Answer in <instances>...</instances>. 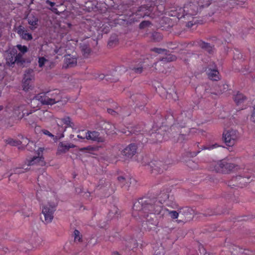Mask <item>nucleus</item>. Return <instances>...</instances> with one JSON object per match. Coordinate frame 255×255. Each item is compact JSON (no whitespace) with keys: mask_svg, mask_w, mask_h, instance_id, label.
Wrapping results in <instances>:
<instances>
[{"mask_svg":"<svg viewBox=\"0 0 255 255\" xmlns=\"http://www.w3.org/2000/svg\"><path fill=\"white\" fill-rule=\"evenodd\" d=\"M181 212V209L170 210L158 204H151L147 199H140L133 204L132 216L135 221L142 222L155 221L156 218L169 217L173 220L178 218Z\"/></svg>","mask_w":255,"mask_h":255,"instance_id":"1","label":"nucleus"},{"mask_svg":"<svg viewBox=\"0 0 255 255\" xmlns=\"http://www.w3.org/2000/svg\"><path fill=\"white\" fill-rule=\"evenodd\" d=\"M186 114L182 113L176 119L175 123L170 128V130L173 134L175 133L178 136L175 140L177 141H182L185 139V137L189 133V129L186 128V124L187 120V118L184 119Z\"/></svg>","mask_w":255,"mask_h":255,"instance_id":"2","label":"nucleus"},{"mask_svg":"<svg viewBox=\"0 0 255 255\" xmlns=\"http://www.w3.org/2000/svg\"><path fill=\"white\" fill-rule=\"evenodd\" d=\"M61 99L59 92L53 90L37 95L32 99L31 103L35 104L38 101L43 105H52L60 101Z\"/></svg>","mask_w":255,"mask_h":255,"instance_id":"3","label":"nucleus"},{"mask_svg":"<svg viewBox=\"0 0 255 255\" xmlns=\"http://www.w3.org/2000/svg\"><path fill=\"white\" fill-rule=\"evenodd\" d=\"M56 204L52 202L48 204L43 208L42 213L40 215V219L42 222H51L53 219V213L55 210V208Z\"/></svg>","mask_w":255,"mask_h":255,"instance_id":"4","label":"nucleus"},{"mask_svg":"<svg viewBox=\"0 0 255 255\" xmlns=\"http://www.w3.org/2000/svg\"><path fill=\"white\" fill-rule=\"evenodd\" d=\"M238 132L236 130L230 129L224 131L223 137L225 143L229 146H233L238 138Z\"/></svg>","mask_w":255,"mask_h":255,"instance_id":"5","label":"nucleus"},{"mask_svg":"<svg viewBox=\"0 0 255 255\" xmlns=\"http://www.w3.org/2000/svg\"><path fill=\"white\" fill-rule=\"evenodd\" d=\"M34 72L32 69L25 71L22 82L23 89L24 91L28 90L32 87L31 83L34 80Z\"/></svg>","mask_w":255,"mask_h":255,"instance_id":"6","label":"nucleus"},{"mask_svg":"<svg viewBox=\"0 0 255 255\" xmlns=\"http://www.w3.org/2000/svg\"><path fill=\"white\" fill-rule=\"evenodd\" d=\"M183 11V14L180 17H184L185 15H196L199 10L198 5L196 3H193L192 0L191 1L187 4H186L182 9H180Z\"/></svg>","mask_w":255,"mask_h":255,"instance_id":"7","label":"nucleus"},{"mask_svg":"<svg viewBox=\"0 0 255 255\" xmlns=\"http://www.w3.org/2000/svg\"><path fill=\"white\" fill-rule=\"evenodd\" d=\"M137 146L135 144H130L121 151L122 154L126 159L131 158L136 153Z\"/></svg>","mask_w":255,"mask_h":255,"instance_id":"8","label":"nucleus"},{"mask_svg":"<svg viewBox=\"0 0 255 255\" xmlns=\"http://www.w3.org/2000/svg\"><path fill=\"white\" fill-rule=\"evenodd\" d=\"M150 166L152 173L155 174L160 173L163 171L166 168L162 162L160 161H155L150 163Z\"/></svg>","mask_w":255,"mask_h":255,"instance_id":"9","label":"nucleus"},{"mask_svg":"<svg viewBox=\"0 0 255 255\" xmlns=\"http://www.w3.org/2000/svg\"><path fill=\"white\" fill-rule=\"evenodd\" d=\"M87 139L98 142H103L105 141L104 137L96 131H88Z\"/></svg>","mask_w":255,"mask_h":255,"instance_id":"10","label":"nucleus"},{"mask_svg":"<svg viewBox=\"0 0 255 255\" xmlns=\"http://www.w3.org/2000/svg\"><path fill=\"white\" fill-rule=\"evenodd\" d=\"M240 169L239 165L234 163L228 162L224 160V173H228L232 171H236Z\"/></svg>","mask_w":255,"mask_h":255,"instance_id":"11","label":"nucleus"},{"mask_svg":"<svg viewBox=\"0 0 255 255\" xmlns=\"http://www.w3.org/2000/svg\"><path fill=\"white\" fill-rule=\"evenodd\" d=\"M233 180L236 182L237 186L240 187H243L253 180V179L250 180V177L249 176L243 177L239 176L236 177Z\"/></svg>","mask_w":255,"mask_h":255,"instance_id":"12","label":"nucleus"},{"mask_svg":"<svg viewBox=\"0 0 255 255\" xmlns=\"http://www.w3.org/2000/svg\"><path fill=\"white\" fill-rule=\"evenodd\" d=\"M206 71L210 79L213 80L219 79V72L214 67H208Z\"/></svg>","mask_w":255,"mask_h":255,"instance_id":"13","label":"nucleus"},{"mask_svg":"<svg viewBox=\"0 0 255 255\" xmlns=\"http://www.w3.org/2000/svg\"><path fill=\"white\" fill-rule=\"evenodd\" d=\"M74 145L73 144L64 143V142H60L58 147L57 153L58 154L64 153L67 152L70 148L74 147Z\"/></svg>","mask_w":255,"mask_h":255,"instance_id":"14","label":"nucleus"},{"mask_svg":"<svg viewBox=\"0 0 255 255\" xmlns=\"http://www.w3.org/2000/svg\"><path fill=\"white\" fill-rule=\"evenodd\" d=\"M28 165H38L43 166L44 165V162L43 158L40 156H34L31 159L27 161Z\"/></svg>","mask_w":255,"mask_h":255,"instance_id":"15","label":"nucleus"},{"mask_svg":"<svg viewBox=\"0 0 255 255\" xmlns=\"http://www.w3.org/2000/svg\"><path fill=\"white\" fill-rule=\"evenodd\" d=\"M64 62L67 67H72L77 65V59L74 56L68 55L65 57Z\"/></svg>","mask_w":255,"mask_h":255,"instance_id":"16","label":"nucleus"},{"mask_svg":"<svg viewBox=\"0 0 255 255\" xmlns=\"http://www.w3.org/2000/svg\"><path fill=\"white\" fill-rule=\"evenodd\" d=\"M212 170L216 171L217 172L223 173L224 167V160L214 162L212 163Z\"/></svg>","mask_w":255,"mask_h":255,"instance_id":"17","label":"nucleus"},{"mask_svg":"<svg viewBox=\"0 0 255 255\" xmlns=\"http://www.w3.org/2000/svg\"><path fill=\"white\" fill-rule=\"evenodd\" d=\"M30 242L32 247L36 248L42 245L43 241L41 237L35 234L31 237Z\"/></svg>","mask_w":255,"mask_h":255,"instance_id":"18","label":"nucleus"},{"mask_svg":"<svg viewBox=\"0 0 255 255\" xmlns=\"http://www.w3.org/2000/svg\"><path fill=\"white\" fill-rule=\"evenodd\" d=\"M38 117L42 121H46L52 117V114L48 111L40 110L38 112Z\"/></svg>","mask_w":255,"mask_h":255,"instance_id":"19","label":"nucleus"},{"mask_svg":"<svg viewBox=\"0 0 255 255\" xmlns=\"http://www.w3.org/2000/svg\"><path fill=\"white\" fill-rule=\"evenodd\" d=\"M16 52L14 50H12V53L10 52L8 54L6 60V64L9 66H12L15 63H16V59H15V54Z\"/></svg>","mask_w":255,"mask_h":255,"instance_id":"20","label":"nucleus"},{"mask_svg":"<svg viewBox=\"0 0 255 255\" xmlns=\"http://www.w3.org/2000/svg\"><path fill=\"white\" fill-rule=\"evenodd\" d=\"M118 180L120 182V183L121 184V186H125L126 187L128 188L129 187L128 185H126V183H128L127 182H130V184H131L132 182H135V180L133 179H131L129 177H125L123 176H121L118 177Z\"/></svg>","mask_w":255,"mask_h":255,"instance_id":"21","label":"nucleus"},{"mask_svg":"<svg viewBox=\"0 0 255 255\" xmlns=\"http://www.w3.org/2000/svg\"><path fill=\"white\" fill-rule=\"evenodd\" d=\"M182 213L186 216L187 219H190L192 218V215H193L194 211L193 209L190 208L185 207L183 209ZM186 221H188V220H187Z\"/></svg>","mask_w":255,"mask_h":255,"instance_id":"22","label":"nucleus"},{"mask_svg":"<svg viewBox=\"0 0 255 255\" xmlns=\"http://www.w3.org/2000/svg\"><path fill=\"white\" fill-rule=\"evenodd\" d=\"M246 99V97L241 93L237 94L234 97V101L238 105L242 103Z\"/></svg>","mask_w":255,"mask_h":255,"instance_id":"23","label":"nucleus"},{"mask_svg":"<svg viewBox=\"0 0 255 255\" xmlns=\"http://www.w3.org/2000/svg\"><path fill=\"white\" fill-rule=\"evenodd\" d=\"M50 63L49 60L44 57H39L38 59V66L40 68L47 66Z\"/></svg>","mask_w":255,"mask_h":255,"instance_id":"24","label":"nucleus"},{"mask_svg":"<svg viewBox=\"0 0 255 255\" xmlns=\"http://www.w3.org/2000/svg\"><path fill=\"white\" fill-rule=\"evenodd\" d=\"M119 209L116 206H113L111 209L109 216L111 218H117L119 215Z\"/></svg>","mask_w":255,"mask_h":255,"instance_id":"25","label":"nucleus"},{"mask_svg":"<svg viewBox=\"0 0 255 255\" xmlns=\"http://www.w3.org/2000/svg\"><path fill=\"white\" fill-rule=\"evenodd\" d=\"M18 141H19V144H21L23 145H27L28 147L30 146L31 147V145H33L34 146V148L33 149L34 150H35L36 147H35L34 144L33 143V142H31L30 143H29L28 142L29 140L26 137L22 136L21 140H18Z\"/></svg>","mask_w":255,"mask_h":255,"instance_id":"26","label":"nucleus"},{"mask_svg":"<svg viewBox=\"0 0 255 255\" xmlns=\"http://www.w3.org/2000/svg\"><path fill=\"white\" fill-rule=\"evenodd\" d=\"M199 45L202 49H204L207 50V51L210 53H211L213 51V47L211 46L210 45H209L207 43H205L203 41H201L199 43Z\"/></svg>","mask_w":255,"mask_h":255,"instance_id":"27","label":"nucleus"},{"mask_svg":"<svg viewBox=\"0 0 255 255\" xmlns=\"http://www.w3.org/2000/svg\"><path fill=\"white\" fill-rule=\"evenodd\" d=\"M23 114L22 113V108L17 107L14 110L13 117L17 118L18 119H21L23 117Z\"/></svg>","mask_w":255,"mask_h":255,"instance_id":"28","label":"nucleus"},{"mask_svg":"<svg viewBox=\"0 0 255 255\" xmlns=\"http://www.w3.org/2000/svg\"><path fill=\"white\" fill-rule=\"evenodd\" d=\"M28 21L30 25L35 26L37 25L38 18L33 15H30L28 17Z\"/></svg>","mask_w":255,"mask_h":255,"instance_id":"29","label":"nucleus"},{"mask_svg":"<svg viewBox=\"0 0 255 255\" xmlns=\"http://www.w3.org/2000/svg\"><path fill=\"white\" fill-rule=\"evenodd\" d=\"M82 51L85 57L88 56L91 52L90 48L87 45L84 44L82 46Z\"/></svg>","mask_w":255,"mask_h":255,"instance_id":"30","label":"nucleus"},{"mask_svg":"<svg viewBox=\"0 0 255 255\" xmlns=\"http://www.w3.org/2000/svg\"><path fill=\"white\" fill-rule=\"evenodd\" d=\"M77 137L80 139H88V131L81 130L79 132V134L77 135Z\"/></svg>","mask_w":255,"mask_h":255,"instance_id":"31","label":"nucleus"},{"mask_svg":"<svg viewBox=\"0 0 255 255\" xmlns=\"http://www.w3.org/2000/svg\"><path fill=\"white\" fill-rule=\"evenodd\" d=\"M75 242H81L82 241V235L78 230H75L74 232Z\"/></svg>","mask_w":255,"mask_h":255,"instance_id":"32","label":"nucleus"},{"mask_svg":"<svg viewBox=\"0 0 255 255\" xmlns=\"http://www.w3.org/2000/svg\"><path fill=\"white\" fill-rule=\"evenodd\" d=\"M23 54L19 53L18 54H15V59H16V63L17 64H22L24 62V60L22 58Z\"/></svg>","mask_w":255,"mask_h":255,"instance_id":"33","label":"nucleus"},{"mask_svg":"<svg viewBox=\"0 0 255 255\" xmlns=\"http://www.w3.org/2000/svg\"><path fill=\"white\" fill-rule=\"evenodd\" d=\"M176 59V57L175 56L173 55L169 54L167 56L162 59V61H167L171 62L175 61Z\"/></svg>","mask_w":255,"mask_h":255,"instance_id":"34","label":"nucleus"},{"mask_svg":"<svg viewBox=\"0 0 255 255\" xmlns=\"http://www.w3.org/2000/svg\"><path fill=\"white\" fill-rule=\"evenodd\" d=\"M193 3H196L198 7L199 6H203L204 5H208V3H205V0H192Z\"/></svg>","mask_w":255,"mask_h":255,"instance_id":"35","label":"nucleus"},{"mask_svg":"<svg viewBox=\"0 0 255 255\" xmlns=\"http://www.w3.org/2000/svg\"><path fill=\"white\" fill-rule=\"evenodd\" d=\"M143 69L141 67H139L137 68H133L130 69V74L136 73V74H140L142 72Z\"/></svg>","mask_w":255,"mask_h":255,"instance_id":"36","label":"nucleus"},{"mask_svg":"<svg viewBox=\"0 0 255 255\" xmlns=\"http://www.w3.org/2000/svg\"><path fill=\"white\" fill-rule=\"evenodd\" d=\"M16 47L22 54H24L27 51V48L25 46H22L21 45L18 44L17 45Z\"/></svg>","mask_w":255,"mask_h":255,"instance_id":"37","label":"nucleus"},{"mask_svg":"<svg viewBox=\"0 0 255 255\" xmlns=\"http://www.w3.org/2000/svg\"><path fill=\"white\" fill-rule=\"evenodd\" d=\"M220 90L218 91V93L219 94L223 93L225 91L228 89V86L227 85L222 84V85L219 86Z\"/></svg>","mask_w":255,"mask_h":255,"instance_id":"38","label":"nucleus"},{"mask_svg":"<svg viewBox=\"0 0 255 255\" xmlns=\"http://www.w3.org/2000/svg\"><path fill=\"white\" fill-rule=\"evenodd\" d=\"M21 36L23 39L26 40H30L32 38V35L30 34L27 33L26 31H24L23 34H22Z\"/></svg>","mask_w":255,"mask_h":255,"instance_id":"39","label":"nucleus"},{"mask_svg":"<svg viewBox=\"0 0 255 255\" xmlns=\"http://www.w3.org/2000/svg\"><path fill=\"white\" fill-rule=\"evenodd\" d=\"M6 142L8 144H9L13 146L19 145V141H18V140H14L13 139L11 138L7 139Z\"/></svg>","mask_w":255,"mask_h":255,"instance_id":"40","label":"nucleus"},{"mask_svg":"<svg viewBox=\"0 0 255 255\" xmlns=\"http://www.w3.org/2000/svg\"><path fill=\"white\" fill-rule=\"evenodd\" d=\"M169 198V195L165 193H161L159 194V198H161V201L165 202Z\"/></svg>","mask_w":255,"mask_h":255,"instance_id":"41","label":"nucleus"},{"mask_svg":"<svg viewBox=\"0 0 255 255\" xmlns=\"http://www.w3.org/2000/svg\"><path fill=\"white\" fill-rule=\"evenodd\" d=\"M63 123L65 125L69 126V127H72L73 124L71 122L70 119L69 117H67L62 119Z\"/></svg>","mask_w":255,"mask_h":255,"instance_id":"42","label":"nucleus"},{"mask_svg":"<svg viewBox=\"0 0 255 255\" xmlns=\"http://www.w3.org/2000/svg\"><path fill=\"white\" fill-rule=\"evenodd\" d=\"M150 23L149 21H143L141 22L139 24L140 28H144V27L149 26Z\"/></svg>","mask_w":255,"mask_h":255,"instance_id":"43","label":"nucleus"},{"mask_svg":"<svg viewBox=\"0 0 255 255\" xmlns=\"http://www.w3.org/2000/svg\"><path fill=\"white\" fill-rule=\"evenodd\" d=\"M219 146L217 144H214L212 145H210L207 146H204L203 148H202V149H212L214 148H216L217 147H219Z\"/></svg>","mask_w":255,"mask_h":255,"instance_id":"44","label":"nucleus"},{"mask_svg":"<svg viewBox=\"0 0 255 255\" xmlns=\"http://www.w3.org/2000/svg\"><path fill=\"white\" fill-rule=\"evenodd\" d=\"M152 137H154L157 138L156 141H160L161 140V135L157 133H154L152 134Z\"/></svg>","mask_w":255,"mask_h":255,"instance_id":"45","label":"nucleus"},{"mask_svg":"<svg viewBox=\"0 0 255 255\" xmlns=\"http://www.w3.org/2000/svg\"><path fill=\"white\" fill-rule=\"evenodd\" d=\"M152 50L157 53H162L166 51L165 49L157 48H154L152 49Z\"/></svg>","mask_w":255,"mask_h":255,"instance_id":"46","label":"nucleus"},{"mask_svg":"<svg viewBox=\"0 0 255 255\" xmlns=\"http://www.w3.org/2000/svg\"><path fill=\"white\" fill-rule=\"evenodd\" d=\"M249 221L245 218H241V217H238L237 218L235 219V220L234 221H233V222H248Z\"/></svg>","mask_w":255,"mask_h":255,"instance_id":"47","label":"nucleus"},{"mask_svg":"<svg viewBox=\"0 0 255 255\" xmlns=\"http://www.w3.org/2000/svg\"><path fill=\"white\" fill-rule=\"evenodd\" d=\"M42 132L43 134L45 135H47L50 137H54V135H53L51 133H50L48 130L46 129H43L42 130Z\"/></svg>","mask_w":255,"mask_h":255,"instance_id":"48","label":"nucleus"},{"mask_svg":"<svg viewBox=\"0 0 255 255\" xmlns=\"http://www.w3.org/2000/svg\"><path fill=\"white\" fill-rule=\"evenodd\" d=\"M24 30L23 29V27H22L21 26H20L18 27V29H17V33L20 35L21 36V35L22 34H23V32H24Z\"/></svg>","mask_w":255,"mask_h":255,"instance_id":"49","label":"nucleus"},{"mask_svg":"<svg viewBox=\"0 0 255 255\" xmlns=\"http://www.w3.org/2000/svg\"><path fill=\"white\" fill-rule=\"evenodd\" d=\"M108 112L113 116H116L118 114V112L115 111L111 109H108Z\"/></svg>","mask_w":255,"mask_h":255,"instance_id":"50","label":"nucleus"},{"mask_svg":"<svg viewBox=\"0 0 255 255\" xmlns=\"http://www.w3.org/2000/svg\"><path fill=\"white\" fill-rule=\"evenodd\" d=\"M158 251L157 250L155 251V255H163L164 252L163 249L161 248L160 249H158Z\"/></svg>","mask_w":255,"mask_h":255,"instance_id":"51","label":"nucleus"},{"mask_svg":"<svg viewBox=\"0 0 255 255\" xmlns=\"http://www.w3.org/2000/svg\"><path fill=\"white\" fill-rule=\"evenodd\" d=\"M173 93L172 95V98L173 99V100L176 101L178 99L177 94L175 92H173Z\"/></svg>","mask_w":255,"mask_h":255,"instance_id":"52","label":"nucleus"},{"mask_svg":"<svg viewBox=\"0 0 255 255\" xmlns=\"http://www.w3.org/2000/svg\"><path fill=\"white\" fill-rule=\"evenodd\" d=\"M238 249H240V248H239V247H238L237 246H233V249H230V252H231L232 254H234V252L235 251V250H237Z\"/></svg>","mask_w":255,"mask_h":255,"instance_id":"53","label":"nucleus"},{"mask_svg":"<svg viewBox=\"0 0 255 255\" xmlns=\"http://www.w3.org/2000/svg\"><path fill=\"white\" fill-rule=\"evenodd\" d=\"M46 3L49 4L51 6V8L54 7V6L55 5V4L54 2L50 1L49 0H47Z\"/></svg>","mask_w":255,"mask_h":255,"instance_id":"54","label":"nucleus"},{"mask_svg":"<svg viewBox=\"0 0 255 255\" xmlns=\"http://www.w3.org/2000/svg\"><path fill=\"white\" fill-rule=\"evenodd\" d=\"M50 9H51L53 12H54L56 14L59 13V11H58L57 8H56L55 7L50 8Z\"/></svg>","mask_w":255,"mask_h":255,"instance_id":"55","label":"nucleus"},{"mask_svg":"<svg viewBox=\"0 0 255 255\" xmlns=\"http://www.w3.org/2000/svg\"><path fill=\"white\" fill-rule=\"evenodd\" d=\"M167 205L168 206H170L173 209H175L176 208V207H177V205L175 203H172V204L170 205L169 204H167Z\"/></svg>","mask_w":255,"mask_h":255,"instance_id":"56","label":"nucleus"},{"mask_svg":"<svg viewBox=\"0 0 255 255\" xmlns=\"http://www.w3.org/2000/svg\"><path fill=\"white\" fill-rule=\"evenodd\" d=\"M23 171H20V170L18 168H16L14 169V172L15 173H17V174H19V173H20L21 172H22Z\"/></svg>","mask_w":255,"mask_h":255,"instance_id":"57","label":"nucleus"},{"mask_svg":"<svg viewBox=\"0 0 255 255\" xmlns=\"http://www.w3.org/2000/svg\"><path fill=\"white\" fill-rule=\"evenodd\" d=\"M251 120L253 122H255V113H253V114L251 117Z\"/></svg>","mask_w":255,"mask_h":255,"instance_id":"58","label":"nucleus"},{"mask_svg":"<svg viewBox=\"0 0 255 255\" xmlns=\"http://www.w3.org/2000/svg\"><path fill=\"white\" fill-rule=\"evenodd\" d=\"M43 176H39L37 178V180H38V182H42V178H43Z\"/></svg>","mask_w":255,"mask_h":255,"instance_id":"59","label":"nucleus"},{"mask_svg":"<svg viewBox=\"0 0 255 255\" xmlns=\"http://www.w3.org/2000/svg\"><path fill=\"white\" fill-rule=\"evenodd\" d=\"M60 49V48H59V49L56 48V49L54 50V52H55V53H58Z\"/></svg>","mask_w":255,"mask_h":255,"instance_id":"60","label":"nucleus"},{"mask_svg":"<svg viewBox=\"0 0 255 255\" xmlns=\"http://www.w3.org/2000/svg\"><path fill=\"white\" fill-rule=\"evenodd\" d=\"M113 255H120L118 252H116L113 253Z\"/></svg>","mask_w":255,"mask_h":255,"instance_id":"61","label":"nucleus"},{"mask_svg":"<svg viewBox=\"0 0 255 255\" xmlns=\"http://www.w3.org/2000/svg\"><path fill=\"white\" fill-rule=\"evenodd\" d=\"M143 8L141 7V8H140L139 10V12H140V11H143Z\"/></svg>","mask_w":255,"mask_h":255,"instance_id":"62","label":"nucleus"},{"mask_svg":"<svg viewBox=\"0 0 255 255\" xmlns=\"http://www.w3.org/2000/svg\"><path fill=\"white\" fill-rule=\"evenodd\" d=\"M64 136V134H62L59 137V138L63 137Z\"/></svg>","mask_w":255,"mask_h":255,"instance_id":"63","label":"nucleus"},{"mask_svg":"<svg viewBox=\"0 0 255 255\" xmlns=\"http://www.w3.org/2000/svg\"><path fill=\"white\" fill-rule=\"evenodd\" d=\"M253 113H255V106H254V108Z\"/></svg>","mask_w":255,"mask_h":255,"instance_id":"64","label":"nucleus"}]
</instances>
